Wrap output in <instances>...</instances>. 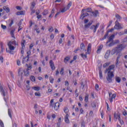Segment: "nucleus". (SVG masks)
Masks as SVG:
<instances>
[{
	"instance_id": "obj_1",
	"label": "nucleus",
	"mask_w": 127,
	"mask_h": 127,
	"mask_svg": "<svg viewBox=\"0 0 127 127\" xmlns=\"http://www.w3.org/2000/svg\"><path fill=\"white\" fill-rule=\"evenodd\" d=\"M115 68V65H110L108 69H106L105 71V73L108 72V77H107V80L109 82L111 81L112 78L114 77V73H113V71H111V70H113Z\"/></svg>"
},
{
	"instance_id": "obj_2",
	"label": "nucleus",
	"mask_w": 127,
	"mask_h": 127,
	"mask_svg": "<svg viewBox=\"0 0 127 127\" xmlns=\"http://www.w3.org/2000/svg\"><path fill=\"white\" fill-rule=\"evenodd\" d=\"M25 77H28L29 76V70L28 69L23 70L22 68H19L18 71V75L21 77V80H22V76L23 75Z\"/></svg>"
},
{
	"instance_id": "obj_3",
	"label": "nucleus",
	"mask_w": 127,
	"mask_h": 127,
	"mask_svg": "<svg viewBox=\"0 0 127 127\" xmlns=\"http://www.w3.org/2000/svg\"><path fill=\"white\" fill-rule=\"evenodd\" d=\"M72 6V2H69L67 5L63 7L62 8L60 9V12H58L57 14H56L55 17L57 16L59 14H60V13H62L67 11L68 9H70V7Z\"/></svg>"
},
{
	"instance_id": "obj_4",
	"label": "nucleus",
	"mask_w": 127,
	"mask_h": 127,
	"mask_svg": "<svg viewBox=\"0 0 127 127\" xmlns=\"http://www.w3.org/2000/svg\"><path fill=\"white\" fill-rule=\"evenodd\" d=\"M91 11L92 9H91V8L83 9L81 11V14L80 17V19H84V17H86V16H88L89 14L87 12H90V11Z\"/></svg>"
},
{
	"instance_id": "obj_5",
	"label": "nucleus",
	"mask_w": 127,
	"mask_h": 127,
	"mask_svg": "<svg viewBox=\"0 0 127 127\" xmlns=\"http://www.w3.org/2000/svg\"><path fill=\"white\" fill-rule=\"evenodd\" d=\"M16 45H18V44L15 41H11L7 43V46L10 51H13L15 49V46H16Z\"/></svg>"
},
{
	"instance_id": "obj_6",
	"label": "nucleus",
	"mask_w": 127,
	"mask_h": 127,
	"mask_svg": "<svg viewBox=\"0 0 127 127\" xmlns=\"http://www.w3.org/2000/svg\"><path fill=\"white\" fill-rule=\"evenodd\" d=\"M50 106V107H54V109L56 111H58L59 107L60 106L59 103L58 102H57L54 104V99H52L51 100Z\"/></svg>"
},
{
	"instance_id": "obj_7",
	"label": "nucleus",
	"mask_w": 127,
	"mask_h": 127,
	"mask_svg": "<svg viewBox=\"0 0 127 127\" xmlns=\"http://www.w3.org/2000/svg\"><path fill=\"white\" fill-rule=\"evenodd\" d=\"M92 49V45L91 44H89L87 47V53L86 52L85 54L84 55V54H81V57H82V58H87V55L90 54L91 53V50Z\"/></svg>"
},
{
	"instance_id": "obj_8",
	"label": "nucleus",
	"mask_w": 127,
	"mask_h": 127,
	"mask_svg": "<svg viewBox=\"0 0 127 127\" xmlns=\"http://www.w3.org/2000/svg\"><path fill=\"white\" fill-rule=\"evenodd\" d=\"M125 46L123 45H121L115 48L114 49L112 50V52L114 53H119V52H121L123 50L124 48H125Z\"/></svg>"
},
{
	"instance_id": "obj_9",
	"label": "nucleus",
	"mask_w": 127,
	"mask_h": 127,
	"mask_svg": "<svg viewBox=\"0 0 127 127\" xmlns=\"http://www.w3.org/2000/svg\"><path fill=\"white\" fill-rule=\"evenodd\" d=\"M117 95L116 94H113L112 93H109V101H110L111 103L113 102V101L116 99V97Z\"/></svg>"
},
{
	"instance_id": "obj_10",
	"label": "nucleus",
	"mask_w": 127,
	"mask_h": 127,
	"mask_svg": "<svg viewBox=\"0 0 127 127\" xmlns=\"http://www.w3.org/2000/svg\"><path fill=\"white\" fill-rule=\"evenodd\" d=\"M0 92L3 97H5V95L7 94V91L6 90H4L1 86H0Z\"/></svg>"
},
{
	"instance_id": "obj_11",
	"label": "nucleus",
	"mask_w": 127,
	"mask_h": 127,
	"mask_svg": "<svg viewBox=\"0 0 127 127\" xmlns=\"http://www.w3.org/2000/svg\"><path fill=\"white\" fill-rule=\"evenodd\" d=\"M114 28L115 29H121V28H123V27H122V26L121 25V24H120L118 21H116Z\"/></svg>"
},
{
	"instance_id": "obj_12",
	"label": "nucleus",
	"mask_w": 127,
	"mask_h": 127,
	"mask_svg": "<svg viewBox=\"0 0 127 127\" xmlns=\"http://www.w3.org/2000/svg\"><path fill=\"white\" fill-rule=\"evenodd\" d=\"M69 116H70V114H67L64 117V122L66 124H69L70 121L69 120Z\"/></svg>"
},
{
	"instance_id": "obj_13",
	"label": "nucleus",
	"mask_w": 127,
	"mask_h": 127,
	"mask_svg": "<svg viewBox=\"0 0 127 127\" xmlns=\"http://www.w3.org/2000/svg\"><path fill=\"white\" fill-rule=\"evenodd\" d=\"M121 118V116L119 113H115L114 114V120L117 122V121L119 120Z\"/></svg>"
},
{
	"instance_id": "obj_14",
	"label": "nucleus",
	"mask_w": 127,
	"mask_h": 127,
	"mask_svg": "<svg viewBox=\"0 0 127 127\" xmlns=\"http://www.w3.org/2000/svg\"><path fill=\"white\" fill-rule=\"evenodd\" d=\"M110 53H111V51H110V50H108L106 52L105 55L104 56V57H105V59H108V58H110Z\"/></svg>"
},
{
	"instance_id": "obj_15",
	"label": "nucleus",
	"mask_w": 127,
	"mask_h": 127,
	"mask_svg": "<svg viewBox=\"0 0 127 127\" xmlns=\"http://www.w3.org/2000/svg\"><path fill=\"white\" fill-rule=\"evenodd\" d=\"M50 65L52 70H55V65H54V63L52 60L50 61Z\"/></svg>"
},
{
	"instance_id": "obj_16",
	"label": "nucleus",
	"mask_w": 127,
	"mask_h": 127,
	"mask_svg": "<svg viewBox=\"0 0 127 127\" xmlns=\"http://www.w3.org/2000/svg\"><path fill=\"white\" fill-rule=\"evenodd\" d=\"M100 25V23H97L96 25H93L92 26V28L94 29V32H96L97 31V29H98V27H99Z\"/></svg>"
},
{
	"instance_id": "obj_17",
	"label": "nucleus",
	"mask_w": 127,
	"mask_h": 127,
	"mask_svg": "<svg viewBox=\"0 0 127 127\" xmlns=\"http://www.w3.org/2000/svg\"><path fill=\"white\" fill-rule=\"evenodd\" d=\"M115 38V35H111L109 38V41L107 42V43H109V42H112L113 41V39Z\"/></svg>"
},
{
	"instance_id": "obj_18",
	"label": "nucleus",
	"mask_w": 127,
	"mask_h": 127,
	"mask_svg": "<svg viewBox=\"0 0 127 127\" xmlns=\"http://www.w3.org/2000/svg\"><path fill=\"white\" fill-rule=\"evenodd\" d=\"M115 30V29L112 28L110 29L109 31H108L107 33L104 36V39H106L107 37H108V36L109 35V32H112Z\"/></svg>"
},
{
	"instance_id": "obj_19",
	"label": "nucleus",
	"mask_w": 127,
	"mask_h": 127,
	"mask_svg": "<svg viewBox=\"0 0 127 127\" xmlns=\"http://www.w3.org/2000/svg\"><path fill=\"white\" fill-rule=\"evenodd\" d=\"M15 31V30H12L10 31V35L11 37H12L14 39H15V37L14 36V32Z\"/></svg>"
},
{
	"instance_id": "obj_20",
	"label": "nucleus",
	"mask_w": 127,
	"mask_h": 127,
	"mask_svg": "<svg viewBox=\"0 0 127 127\" xmlns=\"http://www.w3.org/2000/svg\"><path fill=\"white\" fill-rule=\"evenodd\" d=\"M25 13V11H18L16 12L17 15H23Z\"/></svg>"
},
{
	"instance_id": "obj_21",
	"label": "nucleus",
	"mask_w": 127,
	"mask_h": 127,
	"mask_svg": "<svg viewBox=\"0 0 127 127\" xmlns=\"http://www.w3.org/2000/svg\"><path fill=\"white\" fill-rule=\"evenodd\" d=\"M102 49H103V45H100L97 51V53H100L101 51H102Z\"/></svg>"
},
{
	"instance_id": "obj_22",
	"label": "nucleus",
	"mask_w": 127,
	"mask_h": 127,
	"mask_svg": "<svg viewBox=\"0 0 127 127\" xmlns=\"http://www.w3.org/2000/svg\"><path fill=\"white\" fill-rule=\"evenodd\" d=\"M3 9L4 10H5L6 12H9V11H10V10L9 9V8L8 6H5L3 7Z\"/></svg>"
},
{
	"instance_id": "obj_23",
	"label": "nucleus",
	"mask_w": 127,
	"mask_h": 127,
	"mask_svg": "<svg viewBox=\"0 0 127 127\" xmlns=\"http://www.w3.org/2000/svg\"><path fill=\"white\" fill-rule=\"evenodd\" d=\"M31 54V51L30 50H29L28 51H27V56H26V59L28 60V59H29V55Z\"/></svg>"
},
{
	"instance_id": "obj_24",
	"label": "nucleus",
	"mask_w": 127,
	"mask_h": 127,
	"mask_svg": "<svg viewBox=\"0 0 127 127\" xmlns=\"http://www.w3.org/2000/svg\"><path fill=\"white\" fill-rule=\"evenodd\" d=\"M32 89H33V90H34V91H39L40 90V87L34 86L32 87Z\"/></svg>"
},
{
	"instance_id": "obj_25",
	"label": "nucleus",
	"mask_w": 127,
	"mask_h": 127,
	"mask_svg": "<svg viewBox=\"0 0 127 127\" xmlns=\"http://www.w3.org/2000/svg\"><path fill=\"white\" fill-rule=\"evenodd\" d=\"M26 66L27 67V68L26 69V70H28L29 71V70H31V69H32V65L30 64H29V65L26 64Z\"/></svg>"
},
{
	"instance_id": "obj_26",
	"label": "nucleus",
	"mask_w": 127,
	"mask_h": 127,
	"mask_svg": "<svg viewBox=\"0 0 127 127\" xmlns=\"http://www.w3.org/2000/svg\"><path fill=\"white\" fill-rule=\"evenodd\" d=\"M49 80L51 84H53L54 83V78H53V76H50Z\"/></svg>"
},
{
	"instance_id": "obj_27",
	"label": "nucleus",
	"mask_w": 127,
	"mask_h": 127,
	"mask_svg": "<svg viewBox=\"0 0 127 127\" xmlns=\"http://www.w3.org/2000/svg\"><path fill=\"white\" fill-rule=\"evenodd\" d=\"M119 64H120V57H118L117 59L116 60V65L117 67H118V66H119Z\"/></svg>"
},
{
	"instance_id": "obj_28",
	"label": "nucleus",
	"mask_w": 127,
	"mask_h": 127,
	"mask_svg": "<svg viewBox=\"0 0 127 127\" xmlns=\"http://www.w3.org/2000/svg\"><path fill=\"white\" fill-rule=\"evenodd\" d=\"M64 113H65V114H69L68 113H69V109H68V108L67 107H65L64 109Z\"/></svg>"
},
{
	"instance_id": "obj_29",
	"label": "nucleus",
	"mask_w": 127,
	"mask_h": 127,
	"mask_svg": "<svg viewBox=\"0 0 127 127\" xmlns=\"http://www.w3.org/2000/svg\"><path fill=\"white\" fill-rule=\"evenodd\" d=\"M94 16H97L99 15V12L98 10H96L94 12H92Z\"/></svg>"
},
{
	"instance_id": "obj_30",
	"label": "nucleus",
	"mask_w": 127,
	"mask_h": 127,
	"mask_svg": "<svg viewBox=\"0 0 127 127\" xmlns=\"http://www.w3.org/2000/svg\"><path fill=\"white\" fill-rule=\"evenodd\" d=\"M28 60H29V59H26V57L25 58H23V60H22V63L23 64H24V63H26V62H27V61H28Z\"/></svg>"
},
{
	"instance_id": "obj_31",
	"label": "nucleus",
	"mask_w": 127,
	"mask_h": 127,
	"mask_svg": "<svg viewBox=\"0 0 127 127\" xmlns=\"http://www.w3.org/2000/svg\"><path fill=\"white\" fill-rule=\"evenodd\" d=\"M120 41L119 40H116L115 42H112L109 44V46H112L113 44H117V43H119Z\"/></svg>"
},
{
	"instance_id": "obj_32",
	"label": "nucleus",
	"mask_w": 127,
	"mask_h": 127,
	"mask_svg": "<svg viewBox=\"0 0 127 127\" xmlns=\"http://www.w3.org/2000/svg\"><path fill=\"white\" fill-rule=\"evenodd\" d=\"M69 60H70V57H66L65 59H64V63L67 64L68 63V61H69Z\"/></svg>"
},
{
	"instance_id": "obj_33",
	"label": "nucleus",
	"mask_w": 127,
	"mask_h": 127,
	"mask_svg": "<svg viewBox=\"0 0 127 127\" xmlns=\"http://www.w3.org/2000/svg\"><path fill=\"white\" fill-rule=\"evenodd\" d=\"M116 82H118V83H120L121 82V77L119 76H117L116 77Z\"/></svg>"
},
{
	"instance_id": "obj_34",
	"label": "nucleus",
	"mask_w": 127,
	"mask_h": 127,
	"mask_svg": "<svg viewBox=\"0 0 127 127\" xmlns=\"http://www.w3.org/2000/svg\"><path fill=\"white\" fill-rule=\"evenodd\" d=\"M30 79L32 82H35V77H34V76L33 75L31 76Z\"/></svg>"
},
{
	"instance_id": "obj_35",
	"label": "nucleus",
	"mask_w": 127,
	"mask_h": 127,
	"mask_svg": "<svg viewBox=\"0 0 127 127\" xmlns=\"http://www.w3.org/2000/svg\"><path fill=\"white\" fill-rule=\"evenodd\" d=\"M35 30L36 31L37 33H40V29L39 28H38L37 26H36Z\"/></svg>"
},
{
	"instance_id": "obj_36",
	"label": "nucleus",
	"mask_w": 127,
	"mask_h": 127,
	"mask_svg": "<svg viewBox=\"0 0 127 127\" xmlns=\"http://www.w3.org/2000/svg\"><path fill=\"white\" fill-rule=\"evenodd\" d=\"M35 96L36 97H41V94L39 92L35 93Z\"/></svg>"
},
{
	"instance_id": "obj_37",
	"label": "nucleus",
	"mask_w": 127,
	"mask_h": 127,
	"mask_svg": "<svg viewBox=\"0 0 127 127\" xmlns=\"http://www.w3.org/2000/svg\"><path fill=\"white\" fill-rule=\"evenodd\" d=\"M99 77L100 79H103V74L102 73V71L99 70Z\"/></svg>"
},
{
	"instance_id": "obj_38",
	"label": "nucleus",
	"mask_w": 127,
	"mask_h": 127,
	"mask_svg": "<svg viewBox=\"0 0 127 127\" xmlns=\"http://www.w3.org/2000/svg\"><path fill=\"white\" fill-rule=\"evenodd\" d=\"M8 114L10 118L11 119L12 116H11V110L8 109Z\"/></svg>"
},
{
	"instance_id": "obj_39",
	"label": "nucleus",
	"mask_w": 127,
	"mask_h": 127,
	"mask_svg": "<svg viewBox=\"0 0 127 127\" xmlns=\"http://www.w3.org/2000/svg\"><path fill=\"white\" fill-rule=\"evenodd\" d=\"M24 44H25V41L22 40L21 42V46L22 48L24 47Z\"/></svg>"
},
{
	"instance_id": "obj_40",
	"label": "nucleus",
	"mask_w": 127,
	"mask_h": 127,
	"mask_svg": "<svg viewBox=\"0 0 127 127\" xmlns=\"http://www.w3.org/2000/svg\"><path fill=\"white\" fill-rule=\"evenodd\" d=\"M35 4H36L35 2H33L32 3V5H31V9H33L34 6H35Z\"/></svg>"
},
{
	"instance_id": "obj_41",
	"label": "nucleus",
	"mask_w": 127,
	"mask_h": 127,
	"mask_svg": "<svg viewBox=\"0 0 127 127\" xmlns=\"http://www.w3.org/2000/svg\"><path fill=\"white\" fill-rule=\"evenodd\" d=\"M80 48L81 49H85V45H84V44H81L80 45Z\"/></svg>"
},
{
	"instance_id": "obj_42",
	"label": "nucleus",
	"mask_w": 127,
	"mask_h": 127,
	"mask_svg": "<svg viewBox=\"0 0 127 127\" xmlns=\"http://www.w3.org/2000/svg\"><path fill=\"white\" fill-rule=\"evenodd\" d=\"M116 18H117V20H120V19H121V16H120L119 15V14H116Z\"/></svg>"
},
{
	"instance_id": "obj_43",
	"label": "nucleus",
	"mask_w": 127,
	"mask_h": 127,
	"mask_svg": "<svg viewBox=\"0 0 127 127\" xmlns=\"http://www.w3.org/2000/svg\"><path fill=\"white\" fill-rule=\"evenodd\" d=\"M92 23H93V22L88 23L87 25H85V27H88V26H90Z\"/></svg>"
},
{
	"instance_id": "obj_44",
	"label": "nucleus",
	"mask_w": 127,
	"mask_h": 127,
	"mask_svg": "<svg viewBox=\"0 0 127 127\" xmlns=\"http://www.w3.org/2000/svg\"><path fill=\"white\" fill-rule=\"evenodd\" d=\"M118 121L120 122L121 125H124V121L123 120H122V119L120 118Z\"/></svg>"
},
{
	"instance_id": "obj_45",
	"label": "nucleus",
	"mask_w": 127,
	"mask_h": 127,
	"mask_svg": "<svg viewBox=\"0 0 127 127\" xmlns=\"http://www.w3.org/2000/svg\"><path fill=\"white\" fill-rule=\"evenodd\" d=\"M61 75H63L64 74V68H62L60 71Z\"/></svg>"
},
{
	"instance_id": "obj_46",
	"label": "nucleus",
	"mask_w": 127,
	"mask_h": 127,
	"mask_svg": "<svg viewBox=\"0 0 127 127\" xmlns=\"http://www.w3.org/2000/svg\"><path fill=\"white\" fill-rule=\"evenodd\" d=\"M109 65H110V63H106V64H105L103 65V67H104L105 68V67H107V66H109Z\"/></svg>"
},
{
	"instance_id": "obj_47",
	"label": "nucleus",
	"mask_w": 127,
	"mask_h": 127,
	"mask_svg": "<svg viewBox=\"0 0 127 127\" xmlns=\"http://www.w3.org/2000/svg\"><path fill=\"white\" fill-rule=\"evenodd\" d=\"M88 95L86 96L85 97V99H84V101L87 103V102H88Z\"/></svg>"
},
{
	"instance_id": "obj_48",
	"label": "nucleus",
	"mask_w": 127,
	"mask_h": 127,
	"mask_svg": "<svg viewBox=\"0 0 127 127\" xmlns=\"http://www.w3.org/2000/svg\"><path fill=\"white\" fill-rule=\"evenodd\" d=\"M1 27L2 29H6V26L5 25L1 24Z\"/></svg>"
},
{
	"instance_id": "obj_49",
	"label": "nucleus",
	"mask_w": 127,
	"mask_h": 127,
	"mask_svg": "<svg viewBox=\"0 0 127 127\" xmlns=\"http://www.w3.org/2000/svg\"><path fill=\"white\" fill-rule=\"evenodd\" d=\"M64 85H65V86H66V87H68V86H69V82H68V81H65Z\"/></svg>"
},
{
	"instance_id": "obj_50",
	"label": "nucleus",
	"mask_w": 127,
	"mask_h": 127,
	"mask_svg": "<svg viewBox=\"0 0 127 127\" xmlns=\"http://www.w3.org/2000/svg\"><path fill=\"white\" fill-rule=\"evenodd\" d=\"M17 65L20 66V61H19V60H17Z\"/></svg>"
},
{
	"instance_id": "obj_51",
	"label": "nucleus",
	"mask_w": 127,
	"mask_h": 127,
	"mask_svg": "<svg viewBox=\"0 0 127 127\" xmlns=\"http://www.w3.org/2000/svg\"><path fill=\"white\" fill-rule=\"evenodd\" d=\"M0 125L1 127H4L3 123L1 120H0Z\"/></svg>"
},
{
	"instance_id": "obj_52",
	"label": "nucleus",
	"mask_w": 127,
	"mask_h": 127,
	"mask_svg": "<svg viewBox=\"0 0 127 127\" xmlns=\"http://www.w3.org/2000/svg\"><path fill=\"white\" fill-rule=\"evenodd\" d=\"M49 31L50 32H52V31H53V27H50L49 29Z\"/></svg>"
},
{
	"instance_id": "obj_53",
	"label": "nucleus",
	"mask_w": 127,
	"mask_h": 127,
	"mask_svg": "<svg viewBox=\"0 0 127 127\" xmlns=\"http://www.w3.org/2000/svg\"><path fill=\"white\" fill-rule=\"evenodd\" d=\"M92 107L93 108H95V107H96V103H94V102H93V103H92Z\"/></svg>"
},
{
	"instance_id": "obj_54",
	"label": "nucleus",
	"mask_w": 127,
	"mask_h": 127,
	"mask_svg": "<svg viewBox=\"0 0 127 127\" xmlns=\"http://www.w3.org/2000/svg\"><path fill=\"white\" fill-rule=\"evenodd\" d=\"M3 58L2 57H0V61L1 62V63H2L3 62Z\"/></svg>"
},
{
	"instance_id": "obj_55",
	"label": "nucleus",
	"mask_w": 127,
	"mask_h": 127,
	"mask_svg": "<svg viewBox=\"0 0 127 127\" xmlns=\"http://www.w3.org/2000/svg\"><path fill=\"white\" fill-rule=\"evenodd\" d=\"M16 8L17 9H18V10H21V7L19 6H17L16 7Z\"/></svg>"
},
{
	"instance_id": "obj_56",
	"label": "nucleus",
	"mask_w": 127,
	"mask_h": 127,
	"mask_svg": "<svg viewBox=\"0 0 127 127\" xmlns=\"http://www.w3.org/2000/svg\"><path fill=\"white\" fill-rule=\"evenodd\" d=\"M62 42H63V39H60V40H59V43H60V44H62Z\"/></svg>"
},
{
	"instance_id": "obj_57",
	"label": "nucleus",
	"mask_w": 127,
	"mask_h": 127,
	"mask_svg": "<svg viewBox=\"0 0 127 127\" xmlns=\"http://www.w3.org/2000/svg\"><path fill=\"white\" fill-rule=\"evenodd\" d=\"M47 13H48V11L47 10H46V11H45L43 13V15H46V14H47Z\"/></svg>"
},
{
	"instance_id": "obj_58",
	"label": "nucleus",
	"mask_w": 127,
	"mask_h": 127,
	"mask_svg": "<svg viewBox=\"0 0 127 127\" xmlns=\"http://www.w3.org/2000/svg\"><path fill=\"white\" fill-rule=\"evenodd\" d=\"M33 46H34V45L33 44H31V45H30V49H32V47H33Z\"/></svg>"
},
{
	"instance_id": "obj_59",
	"label": "nucleus",
	"mask_w": 127,
	"mask_h": 127,
	"mask_svg": "<svg viewBox=\"0 0 127 127\" xmlns=\"http://www.w3.org/2000/svg\"><path fill=\"white\" fill-rule=\"evenodd\" d=\"M50 38H51V39H52H52H53L54 38V35L51 34V35H50Z\"/></svg>"
},
{
	"instance_id": "obj_60",
	"label": "nucleus",
	"mask_w": 127,
	"mask_h": 127,
	"mask_svg": "<svg viewBox=\"0 0 127 127\" xmlns=\"http://www.w3.org/2000/svg\"><path fill=\"white\" fill-rule=\"evenodd\" d=\"M95 89H96V90H99V85H98V84H96V85H95Z\"/></svg>"
},
{
	"instance_id": "obj_61",
	"label": "nucleus",
	"mask_w": 127,
	"mask_h": 127,
	"mask_svg": "<svg viewBox=\"0 0 127 127\" xmlns=\"http://www.w3.org/2000/svg\"><path fill=\"white\" fill-rule=\"evenodd\" d=\"M80 114H83V113L84 112V110H83L82 108H81L80 109Z\"/></svg>"
},
{
	"instance_id": "obj_62",
	"label": "nucleus",
	"mask_w": 127,
	"mask_h": 127,
	"mask_svg": "<svg viewBox=\"0 0 127 127\" xmlns=\"http://www.w3.org/2000/svg\"><path fill=\"white\" fill-rule=\"evenodd\" d=\"M52 118L53 119H55V118H56V115H55V114H53V115H52Z\"/></svg>"
},
{
	"instance_id": "obj_63",
	"label": "nucleus",
	"mask_w": 127,
	"mask_h": 127,
	"mask_svg": "<svg viewBox=\"0 0 127 127\" xmlns=\"http://www.w3.org/2000/svg\"><path fill=\"white\" fill-rule=\"evenodd\" d=\"M87 22H89L88 19H85L84 20V23H87Z\"/></svg>"
},
{
	"instance_id": "obj_64",
	"label": "nucleus",
	"mask_w": 127,
	"mask_h": 127,
	"mask_svg": "<svg viewBox=\"0 0 127 127\" xmlns=\"http://www.w3.org/2000/svg\"><path fill=\"white\" fill-rule=\"evenodd\" d=\"M13 127H17V125L15 123L13 125Z\"/></svg>"
}]
</instances>
